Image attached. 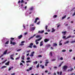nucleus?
<instances>
[{"instance_id":"obj_17","label":"nucleus","mask_w":75,"mask_h":75,"mask_svg":"<svg viewBox=\"0 0 75 75\" xmlns=\"http://www.w3.org/2000/svg\"><path fill=\"white\" fill-rule=\"evenodd\" d=\"M7 50H6L4 52V55H6V54H7Z\"/></svg>"},{"instance_id":"obj_13","label":"nucleus","mask_w":75,"mask_h":75,"mask_svg":"<svg viewBox=\"0 0 75 75\" xmlns=\"http://www.w3.org/2000/svg\"><path fill=\"white\" fill-rule=\"evenodd\" d=\"M52 30L51 31L52 33H53L54 32H55V29H54V28H52Z\"/></svg>"},{"instance_id":"obj_53","label":"nucleus","mask_w":75,"mask_h":75,"mask_svg":"<svg viewBox=\"0 0 75 75\" xmlns=\"http://www.w3.org/2000/svg\"><path fill=\"white\" fill-rule=\"evenodd\" d=\"M13 56H14V54L11 55L10 56V57H13Z\"/></svg>"},{"instance_id":"obj_20","label":"nucleus","mask_w":75,"mask_h":75,"mask_svg":"<svg viewBox=\"0 0 75 75\" xmlns=\"http://www.w3.org/2000/svg\"><path fill=\"white\" fill-rule=\"evenodd\" d=\"M53 46L55 47V46H57V44L56 43H54Z\"/></svg>"},{"instance_id":"obj_40","label":"nucleus","mask_w":75,"mask_h":75,"mask_svg":"<svg viewBox=\"0 0 75 75\" xmlns=\"http://www.w3.org/2000/svg\"><path fill=\"white\" fill-rule=\"evenodd\" d=\"M40 21H39L38 23H37V24L38 25L40 24Z\"/></svg>"},{"instance_id":"obj_57","label":"nucleus","mask_w":75,"mask_h":75,"mask_svg":"<svg viewBox=\"0 0 75 75\" xmlns=\"http://www.w3.org/2000/svg\"><path fill=\"white\" fill-rule=\"evenodd\" d=\"M27 32H26L24 33V35H27Z\"/></svg>"},{"instance_id":"obj_11","label":"nucleus","mask_w":75,"mask_h":75,"mask_svg":"<svg viewBox=\"0 0 75 75\" xmlns=\"http://www.w3.org/2000/svg\"><path fill=\"white\" fill-rule=\"evenodd\" d=\"M24 58H25V56L24 55L22 56L21 59L22 60H24Z\"/></svg>"},{"instance_id":"obj_18","label":"nucleus","mask_w":75,"mask_h":75,"mask_svg":"<svg viewBox=\"0 0 75 75\" xmlns=\"http://www.w3.org/2000/svg\"><path fill=\"white\" fill-rule=\"evenodd\" d=\"M40 67H42V69H44V66H42L41 65H40Z\"/></svg>"},{"instance_id":"obj_46","label":"nucleus","mask_w":75,"mask_h":75,"mask_svg":"<svg viewBox=\"0 0 75 75\" xmlns=\"http://www.w3.org/2000/svg\"><path fill=\"white\" fill-rule=\"evenodd\" d=\"M54 18H56V17H57V15H54Z\"/></svg>"},{"instance_id":"obj_14","label":"nucleus","mask_w":75,"mask_h":75,"mask_svg":"<svg viewBox=\"0 0 75 75\" xmlns=\"http://www.w3.org/2000/svg\"><path fill=\"white\" fill-rule=\"evenodd\" d=\"M67 33L66 31H64V32H62V34H63V35H65V34H66V33Z\"/></svg>"},{"instance_id":"obj_56","label":"nucleus","mask_w":75,"mask_h":75,"mask_svg":"<svg viewBox=\"0 0 75 75\" xmlns=\"http://www.w3.org/2000/svg\"><path fill=\"white\" fill-rule=\"evenodd\" d=\"M20 65H22V66H23V63H21L20 64Z\"/></svg>"},{"instance_id":"obj_22","label":"nucleus","mask_w":75,"mask_h":75,"mask_svg":"<svg viewBox=\"0 0 75 75\" xmlns=\"http://www.w3.org/2000/svg\"><path fill=\"white\" fill-rule=\"evenodd\" d=\"M20 58V56H19L18 57L16 58L15 59L16 60H17V59H19V58Z\"/></svg>"},{"instance_id":"obj_26","label":"nucleus","mask_w":75,"mask_h":75,"mask_svg":"<svg viewBox=\"0 0 75 75\" xmlns=\"http://www.w3.org/2000/svg\"><path fill=\"white\" fill-rule=\"evenodd\" d=\"M6 61H7V59H6L4 61H3V62H2V64H4V62H6Z\"/></svg>"},{"instance_id":"obj_35","label":"nucleus","mask_w":75,"mask_h":75,"mask_svg":"<svg viewBox=\"0 0 75 75\" xmlns=\"http://www.w3.org/2000/svg\"><path fill=\"white\" fill-rule=\"evenodd\" d=\"M10 58L11 59H12V60H14V59L13 57H10Z\"/></svg>"},{"instance_id":"obj_27","label":"nucleus","mask_w":75,"mask_h":75,"mask_svg":"<svg viewBox=\"0 0 75 75\" xmlns=\"http://www.w3.org/2000/svg\"><path fill=\"white\" fill-rule=\"evenodd\" d=\"M33 7H31L30 9V10H33Z\"/></svg>"},{"instance_id":"obj_43","label":"nucleus","mask_w":75,"mask_h":75,"mask_svg":"<svg viewBox=\"0 0 75 75\" xmlns=\"http://www.w3.org/2000/svg\"><path fill=\"white\" fill-rule=\"evenodd\" d=\"M11 40H14V38H11Z\"/></svg>"},{"instance_id":"obj_51","label":"nucleus","mask_w":75,"mask_h":75,"mask_svg":"<svg viewBox=\"0 0 75 75\" xmlns=\"http://www.w3.org/2000/svg\"><path fill=\"white\" fill-rule=\"evenodd\" d=\"M3 55H4L3 54H2L1 55V56H0V58H1V57H3Z\"/></svg>"},{"instance_id":"obj_8","label":"nucleus","mask_w":75,"mask_h":75,"mask_svg":"<svg viewBox=\"0 0 75 75\" xmlns=\"http://www.w3.org/2000/svg\"><path fill=\"white\" fill-rule=\"evenodd\" d=\"M44 33V31L43 30L42 31H39L38 33H40L41 34H42V33Z\"/></svg>"},{"instance_id":"obj_39","label":"nucleus","mask_w":75,"mask_h":75,"mask_svg":"<svg viewBox=\"0 0 75 75\" xmlns=\"http://www.w3.org/2000/svg\"><path fill=\"white\" fill-rule=\"evenodd\" d=\"M39 65H40V64H38L37 66V68H38L39 67Z\"/></svg>"},{"instance_id":"obj_9","label":"nucleus","mask_w":75,"mask_h":75,"mask_svg":"<svg viewBox=\"0 0 75 75\" xmlns=\"http://www.w3.org/2000/svg\"><path fill=\"white\" fill-rule=\"evenodd\" d=\"M23 37V35H21L18 37V39H21Z\"/></svg>"},{"instance_id":"obj_58","label":"nucleus","mask_w":75,"mask_h":75,"mask_svg":"<svg viewBox=\"0 0 75 75\" xmlns=\"http://www.w3.org/2000/svg\"><path fill=\"white\" fill-rule=\"evenodd\" d=\"M50 48L51 50H54V48L52 47H51Z\"/></svg>"},{"instance_id":"obj_64","label":"nucleus","mask_w":75,"mask_h":75,"mask_svg":"<svg viewBox=\"0 0 75 75\" xmlns=\"http://www.w3.org/2000/svg\"><path fill=\"white\" fill-rule=\"evenodd\" d=\"M71 38H74L75 37V36L74 35H73V36H72L71 37Z\"/></svg>"},{"instance_id":"obj_63","label":"nucleus","mask_w":75,"mask_h":75,"mask_svg":"<svg viewBox=\"0 0 75 75\" xmlns=\"http://www.w3.org/2000/svg\"><path fill=\"white\" fill-rule=\"evenodd\" d=\"M72 50H69V52H72Z\"/></svg>"},{"instance_id":"obj_25","label":"nucleus","mask_w":75,"mask_h":75,"mask_svg":"<svg viewBox=\"0 0 75 75\" xmlns=\"http://www.w3.org/2000/svg\"><path fill=\"white\" fill-rule=\"evenodd\" d=\"M45 30H47L48 29V26L47 25H46L45 26Z\"/></svg>"},{"instance_id":"obj_44","label":"nucleus","mask_w":75,"mask_h":75,"mask_svg":"<svg viewBox=\"0 0 75 75\" xmlns=\"http://www.w3.org/2000/svg\"><path fill=\"white\" fill-rule=\"evenodd\" d=\"M21 50V49H18L17 50V51H20Z\"/></svg>"},{"instance_id":"obj_1","label":"nucleus","mask_w":75,"mask_h":75,"mask_svg":"<svg viewBox=\"0 0 75 75\" xmlns=\"http://www.w3.org/2000/svg\"><path fill=\"white\" fill-rule=\"evenodd\" d=\"M62 69L64 72H65L66 71L67 68H68V66L67 65L64 66L62 67Z\"/></svg>"},{"instance_id":"obj_60","label":"nucleus","mask_w":75,"mask_h":75,"mask_svg":"<svg viewBox=\"0 0 75 75\" xmlns=\"http://www.w3.org/2000/svg\"><path fill=\"white\" fill-rule=\"evenodd\" d=\"M11 68H10L9 69H8V71H10L11 70Z\"/></svg>"},{"instance_id":"obj_12","label":"nucleus","mask_w":75,"mask_h":75,"mask_svg":"<svg viewBox=\"0 0 75 75\" xmlns=\"http://www.w3.org/2000/svg\"><path fill=\"white\" fill-rule=\"evenodd\" d=\"M42 45H43V41H42L40 42V46H42Z\"/></svg>"},{"instance_id":"obj_2","label":"nucleus","mask_w":75,"mask_h":75,"mask_svg":"<svg viewBox=\"0 0 75 75\" xmlns=\"http://www.w3.org/2000/svg\"><path fill=\"white\" fill-rule=\"evenodd\" d=\"M41 39H42V38H40L39 39H38L36 40H35V42L36 44H37V45L38 44V43H39V42H37V41H40V40H41Z\"/></svg>"},{"instance_id":"obj_59","label":"nucleus","mask_w":75,"mask_h":75,"mask_svg":"<svg viewBox=\"0 0 75 75\" xmlns=\"http://www.w3.org/2000/svg\"><path fill=\"white\" fill-rule=\"evenodd\" d=\"M32 69V67H30V68H29V70H31Z\"/></svg>"},{"instance_id":"obj_6","label":"nucleus","mask_w":75,"mask_h":75,"mask_svg":"<svg viewBox=\"0 0 75 75\" xmlns=\"http://www.w3.org/2000/svg\"><path fill=\"white\" fill-rule=\"evenodd\" d=\"M40 20V18L37 17L35 19V20L34 21L35 23H36V22L37 21V20Z\"/></svg>"},{"instance_id":"obj_37","label":"nucleus","mask_w":75,"mask_h":75,"mask_svg":"<svg viewBox=\"0 0 75 75\" xmlns=\"http://www.w3.org/2000/svg\"><path fill=\"white\" fill-rule=\"evenodd\" d=\"M74 42H75V40L74 41H72L71 42V43L72 44V43H74Z\"/></svg>"},{"instance_id":"obj_47","label":"nucleus","mask_w":75,"mask_h":75,"mask_svg":"<svg viewBox=\"0 0 75 75\" xmlns=\"http://www.w3.org/2000/svg\"><path fill=\"white\" fill-rule=\"evenodd\" d=\"M66 38V36H64L63 37V39H65V38Z\"/></svg>"},{"instance_id":"obj_5","label":"nucleus","mask_w":75,"mask_h":75,"mask_svg":"<svg viewBox=\"0 0 75 75\" xmlns=\"http://www.w3.org/2000/svg\"><path fill=\"white\" fill-rule=\"evenodd\" d=\"M50 41V39H47V38L45 39L44 40V41L45 42H48V41Z\"/></svg>"},{"instance_id":"obj_19","label":"nucleus","mask_w":75,"mask_h":75,"mask_svg":"<svg viewBox=\"0 0 75 75\" xmlns=\"http://www.w3.org/2000/svg\"><path fill=\"white\" fill-rule=\"evenodd\" d=\"M66 16H67L66 15H65L64 16L62 17V20H63V19H64V18H66Z\"/></svg>"},{"instance_id":"obj_38","label":"nucleus","mask_w":75,"mask_h":75,"mask_svg":"<svg viewBox=\"0 0 75 75\" xmlns=\"http://www.w3.org/2000/svg\"><path fill=\"white\" fill-rule=\"evenodd\" d=\"M62 52H65V51H66V50H62Z\"/></svg>"},{"instance_id":"obj_28","label":"nucleus","mask_w":75,"mask_h":75,"mask_svg":"<svg viewBox=\"0 0 75 75\" xmlns=\"http://www.w3.org/2000/svg\"><path fill=\"white\" fill-rule=\"evenodd\" d=\"M69 43V41H67L65 42V44H68V43Z\"/></svg>"},{"instance_id":"obj_21","label":"nucleus","mask_w":75,"mask_h":75,"mask_svg":"<svg viewBox=\"0 0 75 75\" xmlns=\"http://www.w3.org/2000/svg\"><path fill=\"white\" fill-rule=\"evenodd\" d=\"M8 42H9V41H6L5 44H8Z\"/></svg>"},{"instance_id":"obj_55","label":"nucleus","mask_w":75,"mask_h":75,"mask_svg":"<svg viewBox=\"0 0 75 75\" xmlns=\"http://www.w3.org/2000/svg\"><path fill=\"white\" fill-rule=\"evenodd\" d=\"M55 60H56V59H52V61H55Z\"/></svg>"},{"instance_id":"obj_23","label":"nucleus","mask_w":75,"mask_h":75,"mask_svg":"<svg viewBox=\"0 0 75 75\" xmlns=\"http://www.w3.org/2000/svg\"><path fill=\"white\" fill-rule=\"evenodd\" d=\"M35 28L34 27H32L31 28V29L32 30H34L35 29Z\"/></svg>"},{"instance_id":"obj_16","label":"nucleus","mask_w":75,"mask_h":75,"mask_svg":"<svg viewBox=\"0 0 75 75\" xmlns=\"http://www.w3.org/2000/svg\"><path fill=\"white\" fill-rule=\"evenodd\" d=\"M7 68V66H4L1 67V69H3V68Z\"/></svg>"},{"instance_id":"obj_45","label":"nucleus","mask_w":75,"mask_h":75,"mask_svg":"<svg viewBox=\"0 0 75 75\" xmlns=\"http://www.w3.org/2000/svg\"><path fill=\"white\" fill-rule=\"evenodd\" d=\"M54 69H57V67H54Z\"/></svg>"},{"instance_id":"obj_10","label":"nucleus","mask_w":75,"mask_h":75,"mask_svg":"<svg viewBox=\"0 0 75 75\" xmlns=\"http://www.w3.org/2000/svg\"><path fill=\"white\" fill-rule=\"evenodd\" d=\"M34 52H33L31 53V54L30 55L31 57H33L34 56Z\"/></svg>"},{"instance_id":"obj_34","label":"nucleus","mask_w":75,"mask_h":75,"mask_svg":"<svg viewBox=\"0 0 75 75\" xmlns=\"http://www.w3.org/2000/svg\"><path fill=\"white\" fill-rule=\"evenodd\" d=\"M67 37V38H71V35H70L69 36Z\"/></svg>"},{"instance_id":"obj_61","label":"nucleus","mask_w":75,"mask_h":75,"mask_svg":"<svg viewBox=\"0 0 75 75\" xmlns=\"http://www.w3.org/2000/svg\"><path fill=\"white\" fill-rule=\"evenodd\" d=\"M45 72H46V73H47L48 72V71H47V70L45 71Z\"/></svg>"},{"instance_id":"obj_50","label":"nucleus","mask_w":75,"mask_h":75,"mask_svg":"<svg viewBox=\"0 0 75 75\" xmlns=\"http://www.w3.org/2000/svg\"><path fill=\"white\" fill-rule=\"evenodd\" d=\"M21 62H23V63H25V62H24V61L23 60H22Z\"/></svg>"},{"instance_id":"obj_42","label":"nucleus","mask_w":75,"mask_h":75,"mask_svg":"<svg viewBox=\"0 0 75 75\" xmlns=\"http://www.w3.org/2000/svg\"><path fill=\"white\" fill-rule=\"evenodd\" d=\"M21 3H24V0H21Z\"/></svg>"},{"instance_id":"obj_36","label":"nucleus","mask_w":75,"mask_h":75,"mask_svg":"<svg viewBox=\"0 0 75 75\" xmlns=\"http://www.w3.org/2000/svg\"><path fill=\"white\" fill-rule=\"evenodd\" d=\"M38 57H42V56L41 55H39L38 56Z\"/></svg>"},{"instance_id":"obj_54","label":"nucleus","mask_w":75,"mask_h":75,"mask_svg":"<svg viewBox=\"0 0 75 75\" xmlns=\"http://www.w3.org/2000/svg\"><path fill=\"white\" fill-rule=\"evenodd\" d=\"M62 71H60V75H62Z\"/></svg>"},{"instance_id":"obj_62","label":"nucleus","mask_w":75,"mask_h":75,"mask_svg":"<svg viewBox=\"0 0 75 75\" xmlns=\"http://www.w3.org/2000/svg\"><path fill=\"white\" fill-rule=\"evenodd\" d=\"M61 60H63V58L62 57H61L60 59Z\"/></svg>"},{"instance_id":"obj_52","label":"nucleus","mask_w":75,"mask_h":75,"mask_svg":"<svg viewBox=\"0 0 75 75\" xmlns=\"http://www.w3.org/2000/svg\"><path fill=\"white\" fill-rule=\"evenodd\" d=\"M27 60H29V59H30V57H28V58H27Z\"/></svg>"},{"instance_id":"obj_41","label":"nucleus","mask_w":75,"mask_h":75,"mask_svg":"<svg viewBox=\"0 0 75 75\" xmlns=\"http://www.w3.org/2000/svg\"><path fill=\"white\" fill-rule=\"evenodd\" d=\"M25 42V41H22L21 42V44H23V43H24Z\"/></svg>"},{"instance_id":"obj_32","label":"nucleus","mask_w":75,"mask_h":75,"mask_svg":"<svg viewBox=\"0 0 75 75\" xmlns=\"http://www.w3.org/2000/svg\"><path fill=\"white\" fill-rule=\"evenodd\" d=\"M37 62H37V61H36L35 62H33V63H34V64H37Z\"/></svg>"},{"instance_id":"obj_3","label":"nucleus","mask_w":75,"mask_h":75,"mask_svg":"<svg viewBox=\"0 0 75 75\" xmlns=\"http://www.w3.org/2000/svg\"><path fill=\"white\" fill-rule=\"evenodd\" d=\"M10 44H12L13 45H16V42H13V41H12V40H11L10 41Z\"/></svg>"},{"instance_id":"obj_48","label":"nucleus","mask_w":75,"mask_h":75,"mask_svg":"<svg viewBox=\"0 0 75 75\" xmlns=\"http://www.w3.org/2000/svg\"><path fill=\"white\" fill-rule=\"evenodd\" d=\"M62 45V43H59V45Z\"/></svg>"},{"instance_id":"obj_24","label":"nucleus","mask_w":75,"mask_h":75,"mask_svg":"<svg viewBox=\"0 0 75 75\" xmlns=\"http://www.w3.org/2000/svg\"><path fill=\"white\" fill-rule=\"evenodd\" d=\"M47 47H51V45L50 44H48L47 45Z\"/></svg>"},{"instance_id":"obj_29","label":"nucleus","mask_w":75,"mask_h":75,"mask_svg":"<svg viewBox=\"0 0 75 75\" xmlns=\"http://www.w3.org/2000/svg\"><path fill=\"white\" fill-rule=\"evenodd\" d=\"M39 37H40V35H38L36 36V38H39Z\"/></svg>"},{"instance_id":"obj_15","label":"nucleus","mask_w":75,"mask_h":75,"mask_svg":"<svg viewBox=\"0 0 75 75\" xmlns=\"http://www.w3.org/2000/svg\"><path fill=\"white\" fill-rule=\"evenodd\" d=\"M9 63H10V62H8L7 63H5V65H9Z\"/></svg>"},{"instance_id":"obj_31","label":"nucleus","mask_w":75,"mask_h":75,"mask_svg":"<svg viewBox=\"0 0 75 75\" xmlns=\"http://www.w3.org/2000/svg\"><path fill=\"white\" fill-rule=\"evenodd\" d=\"M74 70V69L72 68H70V71H73Z\"/></svg>"},{"instance_id":"obj_7","label":"nucleus","mask_w":75,"mask_h":75,"mask_svg":"<svg viewBox=\"0 0 75 75\" xmlns=\"http://www.w3.org/2000/svg\"><path fill=\"white\" fill-rule=\"evenodd\" d=\"M35 34H34V35L33 36L31 37L30 38H29V39H28V40H31V38H34V37H35Z\"/></svg>"},{"instance_id":"obj_49","label":"nucleus","mask_w":75,"mask_h":75,"mask_svg":"<svg viewBox=\"0 0 75 75\" xmlns=\"http://www.w3.org/2000/svg\"><path fill=\"white\" fill-rule=\"evenodd\" d=\"M50 56L52 57V53L51 52H50Z\"/></svg>"},{"instance_id":"obj_4","label":"nucleus","mask_w":75,"mask_h":75,"mask_svg":"<svg viewBox=\"0 0 75 75\" xmlns=\"http://www.w3.org/2000/svg\"><path fill=\"white\" fill-rule=\"evenodd\" d=\"M33 45V43H31L30 44V46H28V47L30 48H33L32 46Z\"/></svg>"},{"instance_id":"obj_33","label":"nucleus","mask_w":75,"mask_h":75,"mask_svg":"<svg viewBox=\"0 0 75 75\" xmlns=\"http://www.w3.org/2000/svg\"><path fill=\"white\" fill-rule=\"evenodd\" d=\"M33 48H37V46H36V45H34L33 46Z\"/></svg>"},{"instance_id":"obj_30","label":"nucleus","mask_w":75,"mask_h":75,"mask_svg":"<svg viewBox=\"0 0 75 75\" xmlns=\"http://www.w3.org/2000/svg\"><path fill=\"white\" fill-rule=\"evenodd\" d=\"M27 63H28V62H31V61L30 60H28L26 62Z\"/></svg>"}]
</instances>
